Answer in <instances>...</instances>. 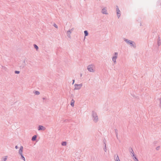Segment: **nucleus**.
<instances>
[{
    "label": "nucleus",
    "instance_id": "b1692460",
    "mask_svg": "<svg viewBox=\"0 0 161 161\" xmlns=\"http://www.w3.org/2000/svg\"><path fill=\"white\" fill-rule=\"evenodd\" d=\"M130 155L132 156H133L134 157H135V155L133 151L131 152L130 153Z\"/></svg>",
    "mask_w": 161,
    "mask_h": 161
},
{
    "label": "nucleus",
    "instance_id": "f257e3e1",
    "mask_svg": "<svg viewBox=\"0 0 161 161\" xmlns=\"http://www.w3.org/2000/svg\"><path fill=\"white\" fill-rule=\"evenodd\" d=\"M92 117L94 122L97 123L98 121V118L97 113L94 111L92 112Z\"/></svg>",
    "mask_w": 161,
    "mask_h": 161
},
{
    "label": "nucleus",
    "instance_id": "393cba45",
    "mask_svg": "<svg viewBox=\"0 0 161 161\" xmlns=\"http://www.w3.org/2000/svg\"><path fill=\"white\" fill-rule=\"evenodd\" d=\"M34 92L36 94V95H39L40 94V93L39 92L37 91H35V92Z\"/></svg>",
    "mask_w": 161,
    "mask_h": 161
},
{
    "label": "nucleus",
    "instance_id": "f3484780",
    "mask_svg": "<svg viewBox=\"0 0 161 161\" xmlns=\"http://www.w3.org/2000/svg\"><path fill=\"white\" fill-rule=\"evenodd\" d=\"M23 63L24 64H23V65L22 66H20L19 67L20 68H24L25 67V60H24L23 61Z\"/></svg>",
    "mask_w": 161,
    "mask_h": 161
},
{
    "label": "nucleus",
    "instance_id": "473e14b6",
    "mask_svg": "<svg viewBox=\"0 0 161 161\" xmlns=\"http://www.w3.org/2000/svg\"><path fill=\"white\" fill-rule=\"evenodd\" d=\"M15 148L16 149H18V147L17 146H15Z\"/></svg>",
    "mask_w": 161,
    "mask_h": 161
},
{
    "label": "nucleus",
    "instance_id": "39448f33",
    "mask_svg": "<svg viewBox=\"0 0 161 161\" xmlns=\"http://www.w3.org/2000/svg\"><path fill=\"white\" fill-rule=\"evenodd\" d=\"M116 10L117 17L118 18H119L120 16V12L119 10L118 7L117 6H116Z\"/></svg>",
    "mask_w": 161,
    "mask_h": 161
},
{
    "label": "nucleus",
    "instance_id": "6ab92c4d",
    "mask_svg": "<svg viewBox=\"0 0 161 161\" xmlns=\"http://www.w3.org/2000/svg\"><path fill=\"white\" fill-rule=\"evenodd\" d=\"M21 156V158L24 161H25V158L24 157L23 155V154L21 155H20Z\"/></svg>",
    "mask_w": 161,
    "mask_h": 161
},
{
    "label": "nucleus",
    "instance_id": "6e6552de",
    "mask_svg": "<svg viewBox=\"0 0 161 161\" xmlns=\"http://www.w3.org/2000/svg\"><path fill=\"white\" fill-rule=\"evenodd\" d=\"M23 146H21L20 147V148L19 151V154L20 155H21L22 154V153H23Z\"/></svg>",
    "mask_w": 161,
    "mask_h": 161
},
{
    "label": "nucleus",
    "instance_id": "a211bd4d",
    "mask_svg": "<svg viewBox=\"0 0 161 161\" xmlns=\"http://www.w3.org/2000/svg\"><path fill=\"white\" fill-rule=\"evenodd\" d=\"M84 33L85 36H88V33L87 31H84Z\"/></svg>",
    "mask_w": 161,
    "mask_h": 161
},
{
    "label": "nucleus",
    "instance_id": "a878e982",
    "mask_svg": "<svg viewBox=\"0 0 161 161\" xmlns=\"http://www.w3.org/2000/svg\"><path fill=\"white\" fill-rule=\"evenodd\" d=\"M133 159L135 160V161H139L138 159L136 157H134L133 158Z\"/></svg>",
    "mask_w": 161,
    "mask_h": 161
},
{
    "label": "nucleus",
    "instance_id": "0eeeda50",
    "mask_svg": "<svg viewBox=\"0 0 161 161\" xmlns=\"http://www.w3.org/2000/svg\"><path fill=\"white\" fill-rule=\"evenodd\" d=\"M46 129V128L40 125L38 126V130H45Z\"/></svg>",
    "mask_w": 161,
    "mask_h": 161
},
{
    "label": "nucleus",
    "instance_id": "4be33fe9",
    "mask_svg": "<svg viewBox=\"0 0 161 161\" xmlns=\"http://www.w3.org/2000/svg\"><path fill=\"white\" fill-rule=\"evenodd\" d=\"M112 60L113 61V62L114 63V64H116V59H114V58H112Z\"/></svg>",
    "mask_w": 161,
    "mask_h": 161
},
{
    "label": "nucleus",
    "instance_id": "f03ea898",
    "mask_svg": "<svg viewBox=\"0 0 161 161\" xmlns=\"http://www.w3.org/2000/svg\"><path fill=\"white\" fill-rule=\"evenodd\" d=\"M124 41L125 42L128 44L130 45L131 47H133L136 48V45L135 42L132 41H130L127 39L124 38Z\"/></svg>",
    "mask_w": 161,
    "mask_h": 161
},
{
    "label": "nucleus",
    "instance_id": "2f4dec72",
    "mask_svg": "<svg viewBox=\"0 0 161 161\" xmlns=\"http://www.w3.org/2000/svg\"><path fill=\"white\" fill-rule=\"evenodd\" d=\"M73 83H72V84H73L75 82V80H73Z\"/></svg>",
    "mask_w": 161,
    "mask_h": 161
},
{
    "label": "nucleus",
    "instance_id": "c756f323",
    "mask_svg": "<svg viewBox=\"0 0 161 161\" xmlns=\"http://www.w3.org/2000/svg\"><path fill=\"white\" fill-rule=\"evenodd\" d=\"M159 148H160V147L159 146H158V147H156V149L157 150H159Z\"/></svg>",
    "mask_w": 161,
    "mask_h": 161
},
{
    "label": "nucleus",
    "instance_id": "423d86ee",
    "mask_svg": "<svg viewBox=\"0 0 161 161\" xmlns=\"http://www.w3.org/2000/svg\"><path fill=\"white\" fill-rule=\"evenodd\" d=\"M102 13L103 14H108V13H107L106 7H105L102 9Z\"/></svg>",
    "mask_w": 161,
    "mask_h": 161
},
{
    "label": "nucleus",
    "instance_id": "9b49d317",
    "mask_svg": "<svg viewBox=\"0 0 161 161\" xmlns=\"http://www.w3.org/2000/svg\"><path fill=\"white\" fill-rule=\"evenodd\" d=\"M114 158L115 161H120L119 157L118 155H117V156H116V155H114Z\"/></svg>",
    "mask_w": 161,
    "mask_h": 161
},
{
    "label": "nucleus",
    "instance_id": "1a4fd4ad",
    "mask_svg": "<svg viewBox=\"0 0 161 161\" xmlns=\"http://www.w3.org/2000/svg\"><path fill=\"white\" fill-rule=\"evenodd\" d=\"M114 56L113 57V58H114V59H116L118 57V53L117 52H115L114 53Z\"/></svg>",
    "mask_w": 161,
    "mask_h": 161
},
{
    "label": "nucleus",
    "instance_id": "dca6fc26",
    "mask_svg": "<svg viewBox=\"0 0 161 161\" xmlns=\"http://www.w3.org/2000/svg\"><path fill=\"white\" fill-rule=\"evenodd\" d=\"M115 134L116 135V136L117 138L118 139V130L117 129H115Z\"/></svg>",
    "mask_w": 161,
    "mask_h": 161
},
{
    "label": "nucleus",
    "instance_id": "20e7f679",
    "mask_svg": "<svg viewBox=\"0 0 161 161\" xmlns=\"http://www.w3.org/2000/svg\"><path fill=\"white\" fill-rule=\"evenodd\" d=\"M82 83L78 84H75L74 85L75 88L74 90H80L81 89V87L82 86Z\"/></svg>",
    "mask_w": 161,
    "mask_h": 161
},
{
    "label": "nucleus",
    "instance_id": "72a5a7b5",
    "mask_svg": "<svg viewBox=\"0 0 161 161\" xmlns=\"http://www.w3.org/2000/svg\"><path fill=\"white\" fill-rule=\"evenodd\" d=\"M74 30V28H72V29H71V30H70V31H73V30Z\"/></svg>",
    "mask_w": 161,
    "mask_h": 161
},
{
    "label": "nucleus",
    "instance_id": "ddd939ff",
    "mask_svg": "<svg viewBox=\"0 0 161 161\" xmlns=\"http://www.w3.org/2000/svg\"><path fill=\"white\" fill-rule=\"evenodd\" d=\"M75 101L74 99H72L71 101V102L70 103L71 105L73 107L74 106V103H75Z\"/></svg>",
    "mask_w": 161,
    "mask_h": 161
},
{
    "label": "nucleus",
    "instance_id": "c85d7f7f",
    "mask_svg": "<svg viewBox=\"0 0 161 161\" xmlns=\"http://www.w3.org/2000/svg\"><path fill=\"white\" fill-rule=\"evenodd\" d=\"M53 26H54V27H55L56 28H58V26L56 24H54L53 25Z\"/></svg>",
    "mask_w": 161,
    "mask_h": 161
},
{
    "label": "nucleus",
    "instance_id": "5701e85b",
    "mask_svg": "<svg viewBox=\"0 0 161 161\" xmlns=\"http://www.w3.org/2000/svg\"><path fill=\"white\" fill-rule=\"evenodd\" d=\"M104 144H105V147H104V148L103 149H104V151L105 152H106L107 148H106V144L105 142H104Z\"/></svg>",
    "mask_w": 161,
    "mask_h": 161
},
{
    "label": "nucleus",
    "instance_id": "9d476101",
    "mask_svg": "<svg viewBox=\"0 0 161 161\" xmlns=\"http://www.w3.org/2000/svg\"><path fill=\"white\" fill-rule=\"evenodd\" d=\"M71 33V31H70V30H69L67 32V36L69 38H70L71 36L70 35Z\"/></svg>",
    "mask_w": 161,
    "mask_h": 161
},
{
    "label": "nucleus",
    "instance_id": "2eb2a0df",
    "mask_svg": "<svg viewBox=\"0 0 161 161\" xmlns=\"http://www.w3.org/2000/svg\"><path fill=\"white\" fill-rule=\"evenodd\" d=\"M37 137V136L36 135H34V136L32 138V141H35Z\"/></svg>",
    "mask_w": 161,
    "mask_h": 161
},
{
    "label": "nucleus",
    "instance_id": "bb28decb",
    "mask_svg": "<svg viewBox=\"0 0 161 161\" xmlns=\"http://www.w3.org/2000/svg\"><path fill=\"white\" fill-rule=\"evenodd\" d=\"M14 73L15 74H19L20 73V71H19L15 70L14 71Z\"/></svg>",
    "mask_w": 161,
    "mask_h": 161
},
{
    "label": "nucleus",
    "instance_id": "4468645a",
    "mask_svg": "<svg viewBox=\"0 0 161 161\" xmlns=\"http://www.w3.org/2000/svg\"><path fill=\"white\" fill-rule=\"evenodd\" d=\"M7 156L3 157L2 158V161H6L7 159Z\"/></svg>",
    "mask_w": 161,
    "mask_h": 161
},
{
    "label": "nucleus",
    "instance_id": "f8f14e48",
    "mask_svg": "<svg viewBox=\"0 0 161 161\" xmlns=\"http://www.w3.org/2000/svg\"><path fill=\"white\" fill-rule=\"evenodd\" d=\"M160 38L159 37H158V39L157 44L158 46H159L161 44V42H160Z\"/></svg>",
    "mask_w": 161,
    "mask_h": 161
},
{
    "label": "nucleus",
    "instance_id": "7c9ffc66",
    "mask_svg": "<svg viewBox=\"0 0 161 161\" xmlns=\"http://www.w3.org/2000/svg\"><path fill=\"white\" fill-rule=\"evenodd\" d=\"M129 151L131 152L133 151V149L132 148H130V149H129Z\"/></svg>",
    "mask_w": 161,
    "mask_h": 161
},
{
    "label": "nucleus",
    "instance_id": "412c9836",
    "mask_svg": "<svg viewBox=\"0 0 161 161\" xmlns=\"http://www.w3.org/2000/svg\"><path fill=\"white\" fill-rule=\"evenodd\" d=\"M61 144L62 146H65L66 145L67 143L66 142H62Z\"/></svg>",
    "mask_w": 161,
    "mask_h": 161
},
{
    "label": "nucleus",
    "instance_id": "cd10ccee",
    "mask_svg": "<svg viewBox=\"0 0 161 161\" xmlns=\"http://www.w3.org/2000/svg\"><path fill=\"white\" fill-rule=\"evenodd\" d=\"M160 101V104H159V106L161 108V97L159 99Z\"/></svg>",
    "mask_w": 161,
    "mask_h": 161
},
{
    "label": "nucleus",
    "instance_id": "f704fd0d",
    "mask_svg": "<svg viewBox=\"0 0 161 161\" xmlns=\"http://www.w3.org/2000/svg\"><path fill=\"white\" fill-rule=\"evenodd\" d=\"M82 74H80V76L81 77L82 76Z\"/></svg>",
    "mask_w": 161,
    "mask_h": 161
},
{
    "label": "nucleus",
    "instance_id": "7ed1b4c3",
    "mask_svg": "<svg viewBox=\"0 0 161 161\" xmlns=\"http://www.w3.org/2000/svg\"><path fill=\"white\" fill-rule=\"evenodd\" d=\"M95 66L93 64H90L87 67V69L88 70L92 72H95Z\"/></svg>",
    "mask_w": 161,
    "mask_h": 161
},
{
    "label": "nucleus",
    "instance_id": "aec40b11",
    "mask_svg": "<svg viewBox=\"0 0 161 161\" xmlns=\"http://www.w3.org/2000/svg\"><path fill=\"white\" fill-rule=\"evenodd\" d=\"M34 48L37 50L38 49V46L37 45H36V44H34Z\"/></svg>",
    "mask_w": 161,
    "mask_h": 161
}]
</instances>
